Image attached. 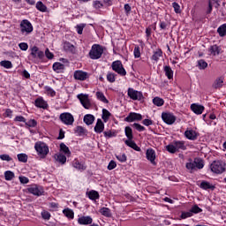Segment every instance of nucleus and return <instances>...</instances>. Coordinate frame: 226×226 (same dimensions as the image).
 <instances>
[{"label":"nucleus","instance_id":"35","mask_svg":"<svg viewBox=\"0 0 226 226\" xmlns=\"http://www.w3.org/2000/svg\"><path fill=\"white\" fill-rule=\"evenodd\" d=\"M217 33H218L219 36H221V38H223V36H226V23L221 25L217 28Z\"/></svg>","mask_w":226,"mask_h":226},{"label":"nucleus","instance_id":"30","mask_svg":"<svg viewBox=\"0 0 226 226\" xmlns=\"http://www.w3.org/2000/svg\"><path fill=\"white\" fill-rule=\"evenodd\" d=\"M200 187L202 190H215V185H213L211 183L207 182V181H202L200 183Z\"/></svg>","mask_w":226,"mask_h":226},{"label":"nucleus","instance_id":"29","mask_svg":"<svg viewBox=\"0 0 226 226\" xmlns=\"http://www.w3.org/2000/svg\"><path fill=\"white\" fill-rule=\"evenodd\" d=\"M83 121L85 124H87V126L93 124L94 123V116L91 114H87L84 116Z\"/></svg>","mask_w":226,"mask_h":226},{"label":"nucleus","instance_id":"50","mask_svg":"<svg viewBox=\"0 0 226 226\" xmlns=\"http://www.w3.org/2000/svg\"><path fill=\"white\" fill-rule=\"evenodd\" d=\"M19 162H21L22 163H26L27 162V154H19L18 155Z\"/></svg>","mask_w":226,"mask_h":226},{"label":"nucleus","instance_id":"13","mask_svg":"<svg viewBox=\"0 0 226 226\" xmlns=\"http://www.w3.org/2000/svg\"><path fill=\"white\" fill-rule=\"evenodd\" d=\"M29 193H32V195H36L37 197H40L41 195H43V187L34 185L32 187L28 188Z\"/></svg>","mask_w":226,"mask_h":226},{"label":"nucleus","instance_id":"7","mask_svg":"<svg viewBox=\"0 0 226 226\" xmlns=\"http://www.w3.org/2000/svg\"><path fill=\"white\" fill-rule=\"evenodd\" d=\"M20 31L22 34H29L33 33V24L27 19H23L20 23Z\"/></svg>","mask_w":226,"mask_h":226},{"label":"nucleus","instance_id":"63","mask_svg":"<svg viewBox=\"0 0 226 226\" xmlns=\"http://www.w3.org/2000/svg\"><path fill=\"white\" fill-rule=\"evenodd\" d=\"M45 56L48 59H54V54L49 49H46Z\"/></svg>","mask_w":226,"mask_h":226},{"label":"nucleus","instance_id":"24","mask_svg":"<svg viewBox=\"0 0 226 226\" xmlns=\"http://www.w3.org/2000/svg\"><path fill=\"white\" fill-rule=\"evenodd\" d=\"M214 89H220L223 87V77L217 78L212 85Z\"/></svg>","mask_w":226,"mask_h":226},{"label":"nucleus","instance_id":"8","mask_svg":"<svg viewBox=\"0 0 226 226\" xmlns=\"http://www.w3.org/2000/svg\"><path fill=\"white\" fill-rule=\"evenodd\" d=\"M59 117L62 123H64V124H67V126H72L75 121L72 113H62Z\"/></svg>","mask_w":226,"mask_h":226},{"label":"nucleus","instance_id":"49","mask_svg":"<svg viewBox=\"0 0 226 226\" xmlns=\"http://www.w3.org/2000/svg\"><path fill=\"white\" fill-rule=\"evenodd\" d=\"M75 133H77L78 135H85L86 134V130L84 127L82 126H77L74 130Z\"/></svg>","mask_w":226,"mask_h":226},{"label":"nucleus","instance_id":"39","mask_svg":"<svg viewBox=\"0 0 226 226\" xmlns=\"http://www.w3.org/2000/svg\"><path fill=\"white\" fill-rule=\"evenodd\" d=\"M96 97L97 100L100 102H102V103H109V100H107V97H105V94H103L102 92H96Z\"/></svg>","mask_w":226,"mask_h":226},{"label":"nucleus","instance_id":"19","mask_svg":"<svg viewBox=\"0 0 226 226\" xmlns=\"http://www.w3.org/2000/svg\"><path fill=\"white\" fill-rule=\"evenodd\" d=\"M95 133H102L103 130H105V124L102 119H97L96 124L94 128Z\"/></svg>","mask_w":226,"mask_h":226},{"label":"nucleus","instance_id":"17","mask_svg":"<svg viewBox=\"0 0 226 226\" xmlns=\"http://www.w3.org/2000/svg\"><path fill=\"white\" fill-rule=\"evenodd\" d=\"M88 77L87 72L84 71H75L74 72V79L76 80H86Z\"/></svg>","mask_w":226,"mask_h":226},{"label":"nucleus","instance_id":"21","mask_svg":"<svg viewBox=\"0 0 226 226\" xmlns=\"http://www.w3.org/2000/svg\"><path fill=\"white\" fill-rule=\"evenodd\" d=\"M221 51L222 48L216 44L210 46L208 49V52H210L211 56H220Z\"/></svg>","mask_w":226,"mask_h":226},{"label":"nucleus","instance_id":"59","mask_svg":"<svg viewBox=\"0 0 226 226\" xmlns=\"http://www.w3.org/2000/svg\"><path fill=\"white\" fill-rule=\"evenodd\" d=\"M85 27H86V25L84 24L77 25L76 29H77L78 34H82Z\"/></svg>","mask_w":226,"mask_h":226},{"label":"nucleus","instance_id":"38","mask_svg":"<svg viewBox=\"0 0 226 226\" xmlns=\"http://www.w3.org/2000/svg\"><path fill=\"white\" fill-rule=\"evenodd\" d=\"M153 103L154 105H155L156 107H163L165 101H163L162 98L160 97H154L153 99Z\"/></svg>","mask_w":226,"mask_h":226},{"label":"nucleus","instance_id":"6","mask_svg":"<svg viewBox=\"0 0 226 226\" xmlns=\"http://www.w3.org/2000/svg\"><path fill=\"white\" fill-rule=\"evenodd\" d=\"M30 50V57H32L33 61H35V59H43V57H45V53L40 50V48L37 46L32 47Z\"/></svg>","mask_w":226,"mask_h":226},{"label":"nucleus","instance_id":"64","mask_svg":"<svg viewBox=\"0 0 226 226\" xmlns=\"http://www.w3.org/2000/svg\"><path fill=\"white\" fill-rule=\"evenodd\" d=\"M46 91L48 94H50L51 96H56V91L49 87H46Z\"/></svg>","mask_w":226,"mask_h":226},{"label":"nucleus","instance_id":"44","mask_svg":"<svg viewBox=\"0 0 226 226\" xmlns=\"http://www.w3.org/2000/svg\"><path fill=\"white\" fill-rule=\"evenodd\" d=\"M116 77H117V75L116 73L113 72H108L107 74V80L108 82H110L111 84L116 82Z\"/></svg>","mask_w":226,"mask_h":226},{"label":"nucleus","instance_id":"54","mask_svg":"<svg viewBox=\"0 0 226 226\" xmlns=\"http://www.w3.org/2000/svg\"><path fill=\"white\" fill-rule=\"evenodd\" d=\"M103 134L106 139H112V137H116V133L112 132V131H105Z\"/></svg>","mask_w":226,"mask_h":226},{"label":"nucleus","instance_id":"52","mask_svg":"<svg viewBox=\"0 0 226 226\" xmlns=\"http://www.w3.org/2000/svg\"><path fill=\"white\" fill-rule=\"evenodd\" d=\"M117 160H118V162H121V163H124V162H126V154H119L117 155H116Z\"/></svg>","mask_w":226,"mask_h":226},{"label":"nucleus","instance_id":"43","mask_svg":"<svg viewBox=\"0 0 226 226\" xmlns=\"http://www.w3.org/2000/svg\"><path fill=\"white\" fill-rule=\"evenodd\" d=\"M36 9L39 10V11H42V12L47 11V6L43 4V2L41 1L37 2Z\"/></svg>","mask_w":226,"mask_h":226},{"label":"nucleus","instance_id":"36","mask_svg":"<svg viewBox=\"0 0 226 226\" xmlns=\"http://www.w3.org/2000/svg\"><path fill=\"white\" fill-rule=\"evenodd\" d=\"M124 132L128 140H133V131L132 130V127L126 126Z\"/></svg>","mask_w":226,"mask_h":226},{"label":"nucleus","instance_id":"14","mask_svg":"<svg viewBox=\"0 0 226 226\" xmlns=\"http://www.w3.org/2000/svg\"><path fill=\"white\" fill-rule=\"evenodd\" d=\"M127 123H133V121H142V115L139 113H130L124 119Z\"/></svg>","mask_w":226,"mask_h":226},{"label":"nucleus","instance_id":"15","mask_svg":"<svg viewBox=\"0 0 226 226\" xmlns=\"http://www.w3.org/2000/svg\"><path fill=\"white\" fill-rule=\"evenodd\" d=\"M34 105L38 109H47L49 107V104L43 100V97H39L35 99Z\"/></svg>","mask_w":226,"mask_h":226},{"label":"nucleus","instance_id":"31","mask_svg":"<svg viewBox=\"0 0 226 226\" xmlns=\"http://www.w3.org/2000/svg\"><path fill=\"white\" fill-rule=\"evenodd\" d=\"M63 214L66 218H69V220H73V218H75V213L71 208H64Z\"/></svg>","mask_w":226,"mask_h":226},{"label":"nucleus","instance_id":"25","mask_svg":"<svg viewBox=\"0 0 226 226\" xmlns=\"http://www.w3.org/2000/svg\"><path fill=\"white\" fill-rule=\"evenodd\" d=\"M124 144L129 147H132V149H134V151H140V147L137 146V143H135V141L132 139H126Z\"/></svg>","mask_w":226,"mask_h":226},{"label":"nucleus","instance_id":"5","mask_svg":"<svg viewBox=\"0 0 226 226\" xmlns=\"http://www.w3.org/2000/svg\"><path fill=\"white\" fill-rule=\"evenodd\" d=\"M111 68H112L113 72H116V73H117L121 77H125L126 70L123 66V63L121 62V60L114 61L111 64Z\"/></svg>","mask_w":226,"mask_h":226},{"label":"nucleus","instance_id":"42","mask_svg":"<svg viewBox=\"0 0 226 226\" xmlns=\"http://www.w3.org/2000/svg\"><path fill=\"white\" fill-rule=\"evenodd\" d=\"M166 151H168V153H170L171 154H174V153H177V150L176 149V146L174 145V143L166 146Z\"/></svg>","mask_w":226,"mask_h":226},{"label":"nucleus","instance_id":"11","mask_svg":"<svg viewBox=\"0 0 226 226\" xmlns=\"http://www.w3.org/2000/svg\"><path fill=\"white\" fill-rule=\"evenodd\" d=\"M162 119L166 124H174V123H176L177 117L170 112H162Z\"/></svg>","mask_w":226,"mask_h":226},{"label":"nucleus","instance_id":"16","mask_svg":"<svg viewBox=\"0 0 226 226\" xmlns=\"http://www.w3.org/2000/svg\"><path fill=\"white\" fill-rule=\"evenodd\" d=\"M78 223L79 225H91L93 223V218L89 215L81 216L78 219Z\"/></svg>","mask_w":226,"mask_h":226},{"label":"nucleus","instance_id":"53","mask_svg":"<svg viewBox=\"0 0 226 226\" xmlns=\"http://www.w3.org/2000/svg\"><path fill=\"white\" fill-rule=\"evenodd\" d=\"M133 128H135V130H137V132H145L146 131V127L142 126L140 124H137L134 123L132 124Z\"/></svg>","mask_w":226,"mask_h":226},{"label":"nucleus","instance_id":"23","mask_svg":"<svg viewBox=\"0 0 226 226\" xmlns=\"http://www.w3.org/2000/svg\"><path fill=\"white\" fill-rule=\"evenodd\" d=\"M173 144L175 146V149L177 151H186V146L185 145V141L177 140L173 141Z\"/></svg>","mask_w":226,"mask_h":226},{"label":"nucleus","instance_id":"12","mask_svg":"<svg viewBox=\"0 0 226 226\" xmlns=\"http://www.w3.org/2000/svg\"><path fill=\"white\" fill-rule=\"evenodd\" d=\"M146 158L152 163V165H156V152L153 148L147 149Z\"/></svg>","mask_w":226,"mask_h":226},{"label":"nucleus","instance_id":"41","mask_svg":"<svg viewBox=\"0 0 226 226\" xmlns=\"http://www.w3.org/2000/svg\"><path fill=\"white\" fill-rule=\"evenodd\" d=\"M110 117V113L108 109H102V118L104 121V123H107L109 121V118Z\"/></svg>","mask_w":226,"mask_h":226},{"label":"nucleus","instance_id":"33","mask_svg":"<svg viewBox=\"0 0 226 226\" xmlns=\"http://www.w3.org/2000/svg\"><path fill=\"white\" fill-rule=\"evenodd\" d=\"M55 160L61 163V165H64L66 163V155L63 154H58L55 155Z\"/></svg>","mask_w":226,"mask_h":226},{"label":"nucleus","instance_id":"3","mask_svg":"<svg viewBox=\"0 0 226 226\" xmlns=\"http://www.w3.org/2000/svg\"><path fill=\"white\" fill-rule=\"evenodd\" d=\"M210 170L214 172V174H223L226 170V163L223 161H214L210 164Z\"/></svg>","mask_w":226,"mask_h":226},{"label":"nucleus","instance_id":"28","mask_svg":"<svg viewBox=\"0 0 226 226\" xmlns=\"http://www.w3.org/2000/svg\"><path fill=\"white\" fill-rule=\"evenodd\" d=\"M53 70L56 73H63V70H64V64L56 62L53 64Z\"/></svg>","mask_w":226,"mask_h":226},{"label":"nucleus","instance_id":"60","mask_svg":"<svg viewBox=\"0 0 226 226\" xmlns=\"http://www.w3.org/2000/svg\"><path fill=\"white\" fill-rule=\"evenodd\" d=\"M117 167V164L116 163V161H110L108 165V170H114Z\"/></svg>","mask_w":226,"mask_h":226},{"label":"nucleus","instance_id":"9","mask_svg":"<svg viewBox=\"0 0 226 226\" xmlns=\"http://www.w3.org/2000/svg\"><path fill=\"white\" fill-rule=\"evenodd\" d=\"M78 100H79L81 105L86 109L87 110H89L91 109V102H89V95L79 94L77 95Z\"/></svg>","mask_w":226,"mask_h":226},{"label":"nucleus","instance_id":"47","mask_svg":"<svg viewBox=\"0 0 226 226\" xmlns=\"http://www.w3.org/2000/svg\"><path fill=\"white\" fill-rule=\"evenodd\" d=\"M198 66L200 70H206V68H207V62L204 59H200L198 61Z\"/></svg>","mask_w":226,"mask_h":226},{"label":"nucleus","instance_id":"20","mask_svg":"<svg viewBox=\"0 0 226 226\" xmlns=\"http://www.w3.org/2000/svg\"><path fill=\"white\" fill-rule=\"evenodd\" d=\"M185 137L188 139V140H197V132L193 130H187L185 132Z\"/></svg>","mask_w":226,"mask_h":226},{"label":"nucleus","instance_id":"4","mask_svg":"<svg viewBox=\"0 0 226 226\" xmlns=\"http://www.w3.org/2000/svg\"><path fill=\"white\" fill-rule=\"evenodd\" d=\"M34 149L40 158H47V155L49 154V146H47V144L41 141L36 142Z\"/></svg>","mask_w":226,"mask_h":226},{"label":"nucleus","instance_id":"27","mask_svg":"<svg viewBox=\"0 0 226 226\" xmlns=\"http://www.w3.org/2000/svg\"><path fill=\"white\" fill-rule=\"evenodd\" d=\"M164 72H165L167 79H169V80L174 79V71H172V68H170V66L165 65Z\"/></svg>","mask_w":226,"mask_h":226},{"label":"nucleus","instance_id":"62","mask_svg":"<svg viewBox=\"0 0 226 226\" xmlns=\"http://www.w3.org/2000/svg\"><path fill=\"white\" fill-rule=\"evenodd\" d=\"M41 216L43 218V220H50V214L49 213V211H42L41 212Z\"/></svg>","mask_w":226,"mask_h":226},{"label":"nucleus","instance_id":"34","mask_svg":"<svg viewBox=\"0 0 226 226\" xmlns=\"http://www.w3.org/2000/svg\"><path fill=\"white\" fill-rule=\"evenodd\" d=\"M100 213L101 215H102V216H106V218H110V216H112V213L110 212V208L109 207H102L100 209Z\"/></svg>","mask_w":226,"mask_h":226},{"label":"nucleus","instance_id":"2","mask_svg":"<svg viewBox=\"0 0 226 226\" xmlns=\"http://www.w3.org/2000/svg\"><path fill=\"white\" fill-rule=\"evenodd\" d=\"M103 56V46L100 44H94L89 51L90 59H100Z\"/></svg>","mask_w":226,"mask_h":226},{"label":"nucleus","instance_id":"18","mask_svg":"<svg viewBox=\"0 0 226 226\" xmlns=\"http://www.w3.org/2000/svg\"><path fill=\"white\" fill-rule=\"evenodd\" d=\"M191 110H192L194 114H197L198 116H200V114H202V112H204V106L200 104L193 103L191 105Z\"/></svg>","mask_w":226,"mask_h":226},{"label":"nucleus","instance_id":"22","mask_svg":"<svg viewBox=\"0 0 226 226\" xmlns=\"http://www.w3.org/2000/svg\"><path fill=\"white\" fill-rule=\"evenodd\" d=\"M87 196L90 200H98L100 199V193L97 191L91 190L90 192H87Z\"/></svg>","mask_w":226,"mask_h":226},{"label":"nucleus","instance_id":"56","mask_svg":"<svg viewBox=\"0 0 226 226\" xmlns=\"http://www.w3.org/2000/svg\"><path fill=\"white\" fill-rule=\"evenodd\" d=\"M0 159L3 162H11V160H13L9 154H1Z\"/></svg>","mask_w":226,"mask_h":226},{"label":"nucleus","instance_id":"61","mask_svg":"<svg viewBox=\"0 0 226 226\" xmlns=\"http://www.w3.org/2000/svg\"><path fill=\"white\" fill-rule=\"evenodd\" d=\"M19 47L20 50H24V51H26L29 49V45H27L26 42H20L19 44Z\"/></svg>","mask_w":226,"mask_h":226},{"label":"nucleus","instance_id":"48","mask_svg":"<svg viewBox=\"0 0 226 226\" xmlns=\"http://www.w3.org/2000/svg\"><path fill=\"white\" fill-rule=\"evenodd\" d=\"M192 216H193V214L189 210L187 212H182L180 218H182V220H186V218H192Z\"/></svg>","mask_w":226,"mask_h":226},{"label":"nucleus","instance_id":"58","mask_svg":"<svg viewBox=\"0 0 226 226\" xmlns=\"http://www.w3.org/2000/svg\"><path fill=\"white\" fill-rule=\"evenodd\" d=\"M133 54H134V57H135L136 59L139 58V57H140V47L136 46V47L134 48Z\"/></svg>","mask_w":226,"mask_h":226},{"label":"nucleus","instance_id":"51","mask_svg":"<svg viewBox=\"0 0 226 226\" xmlns=\"http://www.w3.org/2000/svg\"><path fill=\"white\" fill-rule=\"evenodd\" d=\"M26 123V126H28L29 128H34L36 127V124H38V122H36V120L34 119H30Z\"/></svg>","mask_w":226,"mask_h":226},{"label":"nucleus","instance_id":"1","mask_svg":"<svg viewBox=\"0 0 226 226\" xmlns=\"http://www.w3.org/2000/svg\"><path fill=\"white\" fill-rule=\"evenodd\" d=\"M185 169H187L190 174H193L197 170H202L204 169V161L200 157H196L193 161L190 159L189 162L185 164Z\"/></svg>","mask_w":226,"mask_h":226},{"label":"nucleus","instance_id":"26","mask_svg":"<svg viewBox=\"0 0 226 226\" xmlns=\"http://www.w3.org/2000/svg\"><path fill=\"white\" fill-rule=\"evenodd\" d=\"M162 56H163V51H162V49H158L156 51H154L151 60L155 61V63H158V61H160V57H162Z\"/></svg>","mask_w":226,"mask_h":226},{"label":"nucleus","instance_id":"46","mask_svg":"<svg viewBox=\"0 0 226 226\" xmlns=\"http://www.w3.org/2000/svg\"><path fill=\"white\" fill-rule=\"evenodd\" d=\"M190 211L192 215H199V213H202V208L199 207V205H193Z\"/></svg>","mask_w":226,"mask_h":226},{"label":"nucleus","instance_id":"55","mask_svg":"<svg viewBox=\"0 0 226 226\" xmlns=\"http://www.w3.org/2000/svg\"><path fill=\"white\" fill-rule=\"evenodd\" d=\"M172 6L174 8L175 13H181V6L177 2H174L172 4Z\"/></svg>","mask_w":226,"mask_h":226},{"label":"nucleus","instance_id":"37","mask_svg":"<svg viewBox=\"0 0 226 226\" xmlns=\"http://www.w3.org/2000/svg\"><path fill=\"white\" fill-rule=\"evenodd\" d=\"M60 151H62V153H64L66 156H70L72 154L70 148L64 143L60 144Z\"/></svg>","mask_w":226,"mask_h":226},{"label":"nucleus","instance_id":"32","mask_svg":"<svg viewBox=\"0 0 226 226\" xmlns=\"http://www.w3.org/2000/svg\"><path fill=\"white\" fill-rule=\"evenodd\" d=\"M63 47L65 52H73V50H75V46H73L70 41H64Z\"/></svg>","mask_w":226,"mask_h":226},{"label":"nucleus","instance_id":"10","mask_svg":"<svg viewBox=\"0 0 226 226\" xmlns=\"http://www.w3.org/2000/svg\"><path fill=\"white\" fill-rule=\"evenodd\" d=\"M127 94H128L129 98H131V100H134V101L138 100L139 102H140V100H142L144 98L142 92L137 91L131 87L128 88Z\"/></svg>","mask_w":226,"mask_h":226},{"label":"nucleus","instance_id":"45","mask_svg":"<svg viewBox=\"0 0 226 226\" xmlns=\"http://www.w3.org/2000/svg\"><path fill=\"white\" fill-rule=\"evenodd\" d=\"M4 177H5V181H11V179L15 177V173H13L12 171L7 170L4 172Z\"/></svg>","mask_w":226,"mask_h":226},{"label":"nucleus","instance_id":"57","mask_svg":"<svg viewBox=\"0 0 226 226\" xmlns=\"http://www.w3.org/2000/svg\"><path fill=\"white\" fill-rule=\"evenodd\" d=\"M93 6H94V8H95V10H100V8L103 7V4H102V2H100L98 0H95V1H94Z\"/></svg>","mask_w":226,"mask_h":226},{"label":"nucleus","instance_id":"40","mask_svg":"<svg viewBox=\"0 0 226 226\" xmlns=\"http://www.w3.org/2000/svg\"><path fill=\"white\" fill-rule=\"evenodd\" d=\"M0 65L6 68V70H11V68H13V64H11V61L9 60L1 61Z\"/></svg>","mask_w":226,"mask_h":226}]
</instances>
